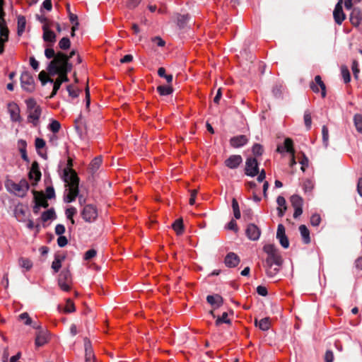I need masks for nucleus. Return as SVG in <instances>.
<instances>
[{
  "label": "nucleus",
  "instance_id": "nucleus-1",
  "mask_svg": "<svg viewBox=\"0 0 362 362\" xmlns=\"http://www.w3.org/2000/svg\"><path fill=\"white\" fill-rule=\"evenodd\" d=\"M64 182L68 187L65 190L64 202L70 203L78 195L79 179L75 171L69 169L64 170Z\"/></svg>",
  "mask_w": 362,
  "mask_h": 362
},
{
  "label": "nucleus",
  "instance_id": "nucleus-2",
  "mask_svg": "<svg viewBox=\"0 0 362 362\" xmlns=\"http://www.w3.org/2000/svg\"><path fill=\"white\" fill-rule=\"evenodd\" d=\"M72 65L69 62L67 55L61 52H57L55 57L49 63L47 70L51 75H55L59 71L70 72Z\"/></svg>",
  "mask_w": 362,
  "mask_h": 362
},
{
  "label": "nucleus",
  "instance_id": "nucleus-3",
  "mask_svg": "<svg viewBox=\"0 0 362 362\" xmlns=\"http://www.w3.org/2000/svg\"><path fill=\"white\" fill-rule=\"evenodd\" d=\"M28 107V120L34 126H37L39 123V119L42 114V110L39 105H37L35 100L30 98L26 100Z\"/></svg>",
  "mask_w": 362,
  "mask_h": 362
},
{
  "label": "nucleus",
  "instance_id": "nucleus-4",
  "mask_svg": "<svg viewBox=\"0 0 362 362\" xmlns=\"http://www.w3.org/2000/svg\"><path fill=\"white\" fill-rule=\"evenodd\" d=\"M6 188L9 192L13 193L15 195L23 197L29 189V185L25 180H21L18 183L8 181L6 183Z\"/></svg>",
  "mask_w": 362,
  "mask_h": 362
},
{
  "label": "nucleus",
  "instance_id": "nucleus-5",
  "mask_svg": "<svg viewBox=\"0 0 362 362\" xmlns=\"http://www.w3.org/2000/svg\"><path fill=\"white\" fill-rule=\"evenodd\" d=\"M3 0H0V54L4 51V44L8 40V29L3 18L4 11L2 9Z\"/></svg>",
  "mask_w": 362,
  "mask_h": 362
},
{
  "label": "nucleus",
  "instance_id": "nucleus-6",
  "mask_svg": "<svg viewBox=\"0 0 362 362\" xmlns=\"http://www.w3.org/2000/svg\"><path fill=\"white\" fill-rule=\"evenodd\" d=\"M21 83L23 89L27 92H33L35 90V81L32 75L28 71H24L21 76Z\"/></svg>",
  "mask_w": 362,
  "mask_h": 362
},
{
  "label": "nucleus",
  "instance_id": "nucleus-7",
  "mask_svg": "<svg viewBox=\"0 0 362 362\" xmlns=\"http://www.w3.org/2000/svg\"><path fill=\"white\" fill-rule=\"evenodd\" d=\"M81 216L85 221L93 222L98 217V209L93 204L86 205L81 211Z\"/></svg>",
  "mask_w": 362,
  "mask_h": 362
},
{
  "label": "nucleus",
  "instance_id": "nucleus-8",
  "mask_svg": "<svg viewBox=\"0 0 362 362\" xmlns=\"http://www.w3.org/2000/svg\"><path fill=\"white\" fill-rule=\"evenodd\" d=\"M71 276L69 270H62L58 279V284L60 288L64 291L70 289Z\"/></svg>",
  "mask_w": 362,
  "mask_h": 362
},
{
  "label": "nucleus",
  "instance_id": "nucleus-9",
  "mask_svg": "<svg viewBox=\"0 0 362 362\" xmlns=\"http://www.w3.org/2000/svg\"><path fill=\"white\" fill-rule=\"evenodd\" d=\"M259 173L258 163L255 158H248L245 162V174L255 177Z\"/></svg>",
  "mask_w": 362,
  "mask_h": 362
},
{
  "label": "nucleus",
  "instance_id": "nucleus-10",
  "mask_svg": "<svg viewBox=\"0 0 362 362\" xmlns=\"http://www.w3.org/2000/svg\"><path fill=\"white\" fill-rule=\"evenodd\" d=\"M43 36L42 38L45 42H49L50 46H52L56 41V35L51 30L50 25L48 23H45L42 25Z\"/></svg>",
  "mask_w": 362,
  "mask_h": 362
},
{
  "label": "nucleus",
  "instance_id": "nucleus-11",
  "mask_svg": "<svg viewBox=\"0 0 362 362\" xmlns=\"http://www.w3.org/2000/svg\"><path fill=\"white\" fill-rule=\"evenodd\" d=\"M8 112L12 122H20L21 119L20 115V108L15 103H10L8 104Z\"/></svg>",
  "mask_w": 362,
  "mask_h": 362
},
{
  "label": "nucleus",
  "instance_id": "nucleus-12",
  "mask_svg": "<svg viewBox=\"0 0 362 362\" xmlns=\"http://www.w3.org/2000/svg\"><path fill=\"white\" fill-rule=\"evenodd\" d=\"M310 88L315 93L319 92L320 88L322 97L325 98L326 96V87L320 76H316L315 77V82H313L310 84Z\"/></svg>",
  "mask_w": 362,
  "mask_h": 362
},
{
  "label": "nucleus",
  "instance_id": "nucleus-13",
  "mask_svg": "<svg viewBox=\"0 0 362 362\" xmlns=\"http://www.w3.org/2000/svg\"><path fill=\"white\" fill-rule=\"evenodd\" d=\"M341 4H342V0H339V2L335 6V8H334V10L333 12V16H334V21L338 25H341L345 19V14L343 12Z\"/></svg>",
  "mask_w": 362,
  "mask_h": 362
},
{
  "label": "nucleus",
  "instance_id": "nucleus-14",
  "mask_svg": "<svg viewBox=\"0 0 362 362\" xmlns=\"http://www.w3.org/2000/svg\"><path fill=\"white\" fill-rule=\"evenodd\" d=\"M240 262V259L238 255L234 252H229L226 255L224 264L227 267L233 268L238 265Z\"/></svg>",
  "mask_w": 362,
  "mask_h": 362
},
{
  "label": "nucleus",
  "instance_id": "nucleus-15",
  "mask_svg": "<svg viewBox=\"0 0 362 362\" xmlns=\"http://www.w3.org/2000/svg\"><path fill=\"white\" fill-rule=\"evenodd\" d=\"M261 231L255 224L250 223L246 229V235L251 240H257L259 238Z\"/></svg>",
  "mask_w": 362,
  "mask_h": 362
},
{
  "label": "nucleus",
  "instance_id": "nucleus-16",
  "mask_svg": "<svg viewBox=\"0 0 362 362\" xmlns=\"http://www.w3.org/2000/svg\"><path fill=\"white\" fill-rule=\"evenodd\" d=\"M243 162V158L240 155H232L225 160V165L230 169L237 168Z\"/></svg>",
  "mask_w": 362,
  "mask_h": 362
},
{
  "label": "nucleus",
  "instance_id": "nucleus-17",
  "mask_svg": "<svg viewBox=\"0 0 362 362\" xmlns=\"http://www.w3.org/2000/svg\"><path fill=\"white\" fill-rule=\"evenodd\" d=\"M264 265H274L280 267L282 264V259L278 252L273 253L272 255H267Z\"/></svg>",
  "mask_w": 362,
  "mask_h": 362
},
{
  "label": "nucleus",
  "instance_id": "nucleus-18",
  "mask_svg": "<svg viewBox=\"0 0 362 362\" xmlns=\"http://www.w3.org/2000/svg\"><path fill=\"white\" fill-rule=\"evenodd\" d=\"M248 141L245 135L233 136L230 139V144L233 148H240L245 146Z\"/></svg>",
  "mask_w": 362,
  "mask_h": 362
},
{
  "label": "nucleus",
  "instance_id": "nucleus-19",
  "mask_svg": "<svg viewBox=\"0 0 362 362\" xmlns=\"http://www.w3.org/2000/svg\"><path fill=\"white\" fill-rule=\"evenodd\" d=\"M84 347L86 352V362H95V355L92 349L90 341L86 338L84 339Z\"/></svg>",
  "mask_w": 362,
  "mask_h": 362
},
{
  "label": "nucleus",
  "instance_id": "nucleus-20",
  "mask_svg": "<svg viewBox=\"0 0 362 362\" xmlns=\"http://www.w3.org/2000/svg\"><path fill=\"white\" fill-rule=\"evenodd\" d=\"M206 300L214 309L221 307L223 304V298L218 294L208 296Z\"/></svg>",
  "mask_w": 362,
  "mask_h": 362
},
{
  "label": "nucleus",
  "instance_id": "nucleus-21",
  "mask_svg": "<svg viewBox=\"0 0 362 362\" xmlns=\"http://www.w3.org/2000/svg\"><path fill=\"white\" fill-rule=\"evenodd\" d=\"M362 20V13L358 8H354L350 14V22L354 26H358Z\"/></svg>",
  "mask_w": 362,
  "mask_h": 362
},
{
  "label": "nucleus",
  "instance_id": "nucleus-22",
  "mask_svg": "<svg viewBox=\"0 0 362 362\" xmlns=\"http://www.w3.org/2000/svg\"><path fill=\"white\" fill-rule=\"evenodd\" d=\"M29 177L30 180H34L37 182L41 178V173L39 169V165L37 162H33L29 173Z\"/></svg>",
  "mask_w": 362,
  "mask_h": 362
},
{
  "label": "nucleus",
  "instance_id": "nucleus-23",
  "mask_svg": "<svg viewBox=\"0 0 362 362\" xmlns=\"http://www.w3.org/2000/svg\"><path fill=\"white\" fill-rule=\"evenodd\" d=\"M33 194L35 204L43 208H47L48 206V203L44 194L39 193L35 191L33 192Z\"/></svg>",
  "mask_w": 362,
  "mask_h": 362
},
{
  "label": "nucleus",
  "instance_id": "nucleus-24",
  "mask_svg": "<svg viewBox=\"0 0 362 362\" xmlns=\"http://www.w3.org/2000/svg\"><path fill=\"white\" fill-rule=\"evenodd\" d=\"M48 340L47 332L43 330H40L36 335L35 345L41 346L45 344Z\"/></svg>",
  "mask_w": 362,
  "mask_h": 362
},
{
  "label": "nucleus",
  "instance_id": "nucleus-25",
  "mask_svg": "<svg viewBox=\"0 0 362 362\" xmlns=\"http://www.w3.org/2000/svg\"><path fill=\"white\" fill-rule=\"evenodd\" d=\"M299 231L302 236L304 243L308 244L310 243V231L305 225L299 226Z\"/></svg>",
  "mask_w": 362,
  "mask_h": 362
},
{
  "label": "nucleus",
  "instance_id": "nucleus-26",
  "mask_svg": "<svg viewBox=\"0 0 362 362\" xmlns=\"http://www.w3.org/2000/svg\"><path fill=\"white\" fill-rule=\"evenodd\" d=\"M255 325L258 326L260 329L263 331H267L270 327V320L268 317L263 318L260 320L259 321H257V320H255Z\"/></svg>",
  "mask_w": 362,
  "mask_h": 362
},
{
  "label": "nucleus",
  "instance_id": "nucleus-27",
  "mask_svg": "<svg viewBox=\"0 0 362 362\" xmlns=\"http://www.w3.org/2000/svg\"><path fill=\"white\" fill-rule=\"evenodd\" d=\"M17 23H18V35H21L25 29V25H26L25 18L23 16H19L18 17Z\"/></svg>",
  "mask_w": 362,
  "mask_h": 362
},
{
  "label": "nucleus",
  "instance_id": "nucleus-28",
  "mask_svg": "<svg viewBox=\"0 0 362 362\" xmlns=\"http://www.w3.org/2000/svg\"><path fill=\"white\" fill-rule=\"evenodd\" d=\"M64 259V257L57 255L55 257L54 260L52 263V269L55 273L58 272L62 267V262Z\"/></svg>",
  "mask_w": 362,
  "mask_h": 362
},
{
  "label": "nucleus",
  "instance_id": "nucleus-29",
  "mask_svg": "<svg viewBox=\"0 0 362 362\" xmlns=\"http://www.w3.org/2000/svg\"><path fill=\"white\" fill-rule=\"evenodd\" d=\"M55 212L53 209H50L44 211L41 216L42 221L46 222L55 218Z\"/></svg>",
  "mask_w": 362,
  "mask_h": 362
},
{
  "label": "nucleus",
  "instance_id": "nucleus-30",
  "mask_svg": "<svg viewBox=\"0 0 362 362\" xmlns=\"http://www.w3.org/2000/svg\"><path fill=\"white\" fill-rule=\"evenodd\" d=\"M18 144H19V150H20V153L21 154L22 158L25 161L28 162L29 160H28V155L26 153V142L24 140H20L18 141Z\"/></svg>",
  "mask_w": 362,
  "mask_h": 362
},
{
  "label": "nucleus",
  "instance_id": "nucleus-31",
  "mask_svg": "<svg viewBox=\"0 0 362 362\" xmlns=\"http://www.w3.org/2000/svg\"><path fill=\"white\" fill-rule=\"evenodd\" d=\"M267 275L269 277L274 276L279 271V267L271 265L270 267L268 265H264Z\"/></svg>",
  "mask_w": 362,
  "mask_h": 362
},
{
  "label": "nucleus",
  "instance_id": "nucleus-32",
  "mask_svg": "<svg viewBox=\"0 0 362 362\" xmlns=\"http://www.w3.org/2000/svg\"><path fill=\"white\" fill-rule=\"evenodd\" d=\"M291 202L293 208L303 207V200L298 195H293L291 197Z\"/></svg>",
  "mask_w": 362,
  "mask_h": 362
},
{
  "label": "nucleus",
  "instance_id": "nucleus-33",
  "mask_svg": "<svg viewBox=\"0 0 362 362\" xmlns=\"http://www.w3.org/2000/svg\"><path fill=\"white\" fill-rule=\"evenodd\" d=\"M102 163V158L96 157L90 163V168L93 173L96 172Z\"/></svg>",
  "mask_w": 362,
  "mask_h": 362
},
{
  "label": "nucleus",
  "instance_id": "nucleus-34",
  "mask_svg": "<svg viewBox=\"0 0 362 362\" xmlns=\"http://www.w3.org/2000/svg\"><path fill=\"white\" fill-rule=\"evenodd\" d=\"M18 263L22 268H24L26 270H30L33 267L31 260L28 258L21 257L18 260Z\"/></svg>",
  "mask_w": 362,
  "mask_h": 362
},
{
  "label": "nucleus",
  "instance_id": "nucleus-35",
  "mask_svg": "<svg viewBox=\"0 0 362 362\" xmlns=\"http://www.w3.org/2000/svg\"><path fill=\"white\" fill-rule=\"evenodd\" d=\"M157 90L161 95H168L173 92V88L170 86H159Z\"/></svg>",
  "mask_w": 362,
  "mask_h": 362
},
{
  "label": "nucleus",
  "instance_id": "nucleus-36",
  "mask_svg": "<svg viewBox=\"0 0 362 362\" xmlns=\"http://www.w3.org/2000/svg\"><path fill=\"white\" fill-rule=\"evenodd\" d=\"M173 228L177 234H181L183 231L182 220L181 218L177 219L173 224Z\"/></svg>",
  "mask_w": 362,
  "mask_h": 362
},
{
  "label": "nucleus",
  "instance_id": "nucleus-37",
  "mask_svg": "<svg viewBox=\"0 0 362 362\" xmlns=\"http://www.w3.org/2000/svg\"><path fill=\"white\" fill-rule=\"evenodd\" d=\"M158 74L160 77L165 78L168 83H170L173 81V75L166 74L165 69L163 67H160L158 70Z\"/></svg>",
  "mask_w": 362,
  "mask_h": 362
},
{
  "label": "nucleus",
  "instance_id": "nucleus-38",
  "mask_svg": "<svg viewBox=\"0 0 362 362\" xmlns=\"http://www.w3.org/2000/svg\"><path fill=\"white\" fill-rule=\"evenodd\" d=\"M354 122L356 130L362 134V116L361 115H356L354 117Z\"/></svg>",
  "mask_w": 362,
  "mask_h": 362
},
{
  "label": "nucleus",
  "instance_id": "nucleus-39",
  "mask_svg": "<svg viewBox=\"0 0 362 362\" xmlns=\"http://www.w3.org/2000/svg\"><path fill=\"white\" fill-rule=\"evenodd\" d=\"M38 76L42 86H45L47 82L53 83V79L50 78L45 71H42Z\"/></svg>",
  "mask_w": 362,
  "mask_h": 362
},
{
  "label": "nucleus",
  "instance_id": "nucleus-40",
  "mask_svg": "<svg viewBox=\"0 0 362 362\" xmlns=\"http://www.w3.org/2000/svg\"><path fill=\"white\" fill-rule=\"evenodd\" d=\"M70 45H71L70 40L66 37H62L60 40V41L59 42V47L61 49H64V50L68 49L70 47Z\"/></svg>",
  "mask_w": 362,
  "mask_h": 362
},
{
  "label": "nucleus",
  "instance_id": "nucleus-41",
  "mask_svg": "<svg viewBox=\"0 0 362 362\" xmlns=\"http://www.w3.org/2000/svg\"><path fill=\"white\" fill-rule=\"evenodd\" d=\"M322 134L323 144L325 147H327L329 144V131L327 127L325 125L322 128Z\"/></svg>",
  "mask_w": 362,
  "mask_h": 362
},
{
  "label": "nucleus",
  "instance_id": "nucleus-42",
  "mask_svg": "<svg viewBox=\"0 0 362 362\" xmlns=\"http://www.w3.org/2000/svg\"><path fill=\"white\" fill-rule=\"evenodd\" d=\"M222 323L230 324V320L228 318V313L224 312L221 317L216 320V325L219 326Z\"/></svg>",
  "mask_w": 362,
  "mask_h": 362
},
{
  "label": "nucleus",
  "instance_id": "nucleus-43",
  "mask_svg": "<svg viewBox=\"0 0 362 362\" xmlns=\"http://www.w3.org/2000/svg\"><path fill=\"white\" fill-rule=\"evenodd\" d=\"M61 128V124L57 120H52L48 129L53 133H57Z\"/></svg>",
  "mask_w": 362,
  "mask_h": 362
},
{
  "label": "nucleus",
  "instance_id": "nucleus-44",
  "mask_svg": "<svg viewBox=\"0 0 362 362\" xmlns=\"http://www.w3.org/2000/svg\"><path fill=\"white\" fill-rule=\"evenodd\" d=\"M284 148L285 150L291 153V154H293L294 153V149H293V141L289 139V138H286L284 141Z\"/></svg>",
  "mask_w": 362,
  "mask_h": 362
},
{
  "label": "nucleus",
  "instance_id": "nucleus-45",
  "mask_svg": "<svg viewBox=\"0 0 362 362\" xmlns=\"http://www.w3.org/2000/svg\"><path fill=\"white\" fill-rule=\"evenodd\" d=\"M232 207H233L235 218L237 219L240 218V211L239 209L238 203L235 199H233Z\"/></svg>",
  "mask_w": 362,
  "mask_h": 362
},
{
  "label": "nucleus",
  "instance_id": "nucleus-46",
  "mask_svg": "<svg viewBox=\"0 0 362 362\" xmlns=\"http://www.w3.org/2000/svg\"><path fill=\"white\" fill-rule=\"evenodd\" d=\"M341 76L343 77L344 83L349 82L351 78H350V73H349L348 68L345 66H341Z\"/></svg>",
  "mask_w": 362,
  "mask_h": 362
},
{
  "label": "nucleus",
  "instance_id": "nucleus-47",
  "mask_svg": "<svg viewBox=\"0 0 362 362\" xmlns=\"http://www.w3.org/2000/svg\"><path fill=\"white\" fill-rule=\"evenodd\" d=\"M314 187V184L312 180H306L303 184V188L305 192H310Z\"/></svg>",
  "mask_w": 362,
  "mask_h": 362
},
{
  "label": "nucleus",
  "instance_id": "nucleus-48",
  "mask_svg": "<svg viewBox=\"0 0 362 362\" xmlns=\"http://www.w3.org/2000/svg\"><path fill=\"white\" fill-rule=\"evenodd\" d=\"M76 213V209L74 207H70L66 210V216L68 219L71 220V224H74V220L73 219V216Z\"/></svg>",
  "mask_w": 362,
  "mask_h": 362
},
{
  "label": "nucleus",
  "instance_id": "nucleus-49",
  "mask_svg": "<svg viewBox=\"0 0 362 362\" xmlns=\"http://www.w3.org/2000/svg\"><path fill=\"white\" fill-rule=\"evenodd\" d=\"M252 151L255 156H261L263 153L264 150L262 145L259 144H255L252 146Z\"/></svg>",
  "mask_w": 362,
  "mask_h": 362
},
{
  "label": "nucleus",
  "instance_id": "nucleus-50",
  "mask_svg": "<svg viewBox=\"0 0 362 362\" xmlns=\"http://www.w3.org/2000/svg\"><path fill=\"white\" fill-rule=\"evenodd\" d=\"M304 122H305L307 129H310L311 127L312 119H311V114L308 110L305 111L304 113Z\"/></svg>",
  "mask_w": 362,
  "mask_h": 362
},
{
  "label": "nucleus",
  "instance_id": "nucleus-51",
  "mask_svg": "<svg viewBox=\"0 0 362 362\" xmlns=\"http://www.w3.org/2000/svg\"><path fill=\"white\" fill-rule=\"evenodd\" d=\"M263 250L267 255H272L273 253L278 252L275 245L272 244L265 245L263 247Z\"/></svg>",
  "mask_w": 362,
  "mask_h": 362
},
{
  "label": "nucleus",
  "instance_id": "nucleus-52",
  "mask_svg": "<svg viewBox=\"0 0 362 362\" xmlns=\"http://www.w3.org/2000/svg\"><path fill=\"white\" fill-rule=\"evenodd\" d=\"M52 83H53V90L49 96L50 98L54 97L57 94V93L58 90L59 89L62 83H61V81L57 78L56 81L54 82L53 81Z\"/></svg>",
  "mask_w": 362,
  "mask_h": 362
},
{
  "label": "nucleus",
  "instance_id": "nucleus-53",
  "mask_svg": "<svg viewBox=\"0 0 362 362\" xmlns=\"http://www.w3.org/2000/svg\"><path fill=\"white\" fill-rule=\"evenodd\" d=\"M321 222V218L319 214H315L310 217V223L313 226H317Z\"/></svg>",
  "mask_w": 362,
  "mask_h": 362
},
{
  "label": "nucleus",
  "instance_id": "nucleus-54",
  "mask_svg": "<svg viewBox=\"0 0 362 362\" xmlns=\"http://www.w3.org/2000/svg\"><path fill=\"white\" fill-rule=\"evenodd\" d=\"M19 318L21 320H25L24 323L26 325H32V320L29 317V315L27 313H23L19 315Z\"/></svg>",
  "mask_w": 362,
  "mask_h": 362
},
{
  "label": "nucleus",
  "instance_id": "nucleus-55",
  "mask_svg": "<svg viewBox=\"0 0 362 362\" xmlns=\"http://www.w3.org/2000/svg\"><path fill=\"white\" fill-rule=\"evenodd\" d=\"M45 55L47 59H54L57 55V53L52 47H47L45 50Z\"/></svg>",
  "mask_w": 362,
  "mask_h": 362
},
{
  "label": "nucleus",
  "instance_id": "nucleus-56",
  "mask_svg": "<svg viewBox=\"0 0 362 362\" xmlns=\"http://www.w3.org/2000/svg\"><path fill=\"white\" fill-rule=\"evenodd\" d=\"M351 69L355 78H358L359 74L358 64L356 60L353 61Z\"/></svg>",
  "mask_w": 362,
  "mask_h": 362
},
{
  "label": "nucleus",
  "instance_id": "nucleus-57",
  "mask_svg": "<svg viewBox=\"0 0 362 362\" xmlns=\"http://www.w3.org/2000/svg\"><path fill=\"white\" fill-rule=\"evenodd\" d=\"M64 310L66 313H72L75 310L74 304L70 299L66 300V305Z\"/></svg>",
  "mask_w": 362,
  "mask_h": 362
},
{
  "label": "nucleus",
  "instance_id": "nucleus-58",
  "mask_svg": "<svg viewBox=\"0 0 362 362\" xmlns=\"http://www.w3.org/2000/svg\"><path fill=\"white\" fill-rule=\"evenodd\" d=\"M96 254H97V252L95 250H94V249L89 250L86 252V253L84 255V259L86 260H89V259H92L93 257H94L96 255Z\"/></svg>",
  "mask_w": 362,
  "mask_h": 362
},
{
  "label": "nucleus",
  "instance_id": "nucleus-59",
  "mask_svg": "<svg viewBox=\"0 0 362 362\" xmlns=\"http://www.w3.org/2000/svg\"><path fill=\"white\" fill-rule=\"evenodd\" d=\"M35 145L36 149L40 150L45 146V141L41 138H36Z\"/></svg>",
  "mask_w": 362,
  "mask_h": 362
},
{
  "label": "nucleus",
  "instance_id": "nucleus-60",
  "mask_svg": "<svg viewBox=\"0 0 362 362\" xmlns=\"http://www.w3.org/2000/svg\"><path fill=\"white\" fill-rule=\"evenodd\" d=\"M65 71H59L57 72V74L59 75L57 79H59L61 83H63V82H67L69 81V78L67 77V74L69 72H64Z\"/></svg>",
  "mask_w": 362,
  "mask_h": 362
},
{
  "label": "nucleus",
  "instance_id": "nucleus-61",
  "mask_svg": "<svg viewBox=\"0 0 362 362\" xmlns=\"http://www.w3.org/2000/svg\"><path fill=\"white\" fill-rule=\"evenodd\" d=\"M67 91L69 95L72 98H76L78 95V90L75 89L72 86H67Z\"/></svg>",
  "mask_w": 362,
  "mask_h": 362
},
{
  "label": "nucleus",
  "instance_id": "nucleus-62",
  "mask_svg": "<svg viewBox=\"0 0 362 362\" xmlns=\"http://www.w3.org/2000/svg\"><path fill=\"white\" fill-rule=\"evenodd\" d=\"M141 0H128L127 6L129 8H135L140 4Z\"/></svg>",
  "mask_w": 362,
  "mask_h": 362
},
{
  "label": "nucleus",
  "instance_id": "nucleus-63",
  "mask_svg": "<svg viewBox=\"0 0 362 362\" xmlns=\"http://www.w3.org/2000/svg\"><path fill=\"white\" fill-rule=\"evenodd\" d=\"M276 203L278 204V207H284V211L286 210V199L282 196H279L276 199Z\"/></svg>",
  "mask_w": 362,
  "mask_h": 362
},
{
  "label": "nucleus",
  "instance_id": "nucleus-64",
  "mask_svg": "<svg viewBox=\"0 0 362 362\" xmlns=\"http://www.w3.org/2000/svg\"><path fill=\"white\" fill-rule=\"evenodd\" d=\"M67 238L64 235H59L57 239V244L59 247H62L67 245Z\"/></svg>",
  "mask_w": 362,
  "mask_h": 362
}]
</instances>
